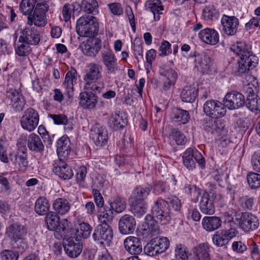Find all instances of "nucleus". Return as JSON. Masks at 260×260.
Segmentation results:
<instances>
[{"label": "nucleus", "instance_id": "1", "mask_svg": "<svg viewBox=\"0 0 260 260\" xmlns=\"http://www.w3.org/2000/svg\"><path fill=\"white\" fill-rule=\"evenodd\" d=\"M151 212L152 216L148 214L145 217V223L147 225V228H145L144 230L148 231L151 236H154L159 231L157 222L161 224L168 223L172 219V213L168 201L161 198H158L154 202L151 207Z\"/></svg>", "mask_w": 260, "mask_h": 260}, {"label": "nucleus", "instance_id": "2", "mask_svg": "<svg viewBox=\"0 0 260 260\" xmlns=\"http://www.w3.org/2000/svg\"><path fill=\"white\" fill-rule=\"evenodd\" d=\"M231 50L240 56V59L238 62V67L235 71L236 75L241 76L249 70L250 68L255 67L256 57L252 54L249 46L245 42H237L231 46Z\"/></svg>", "mask_w": 260, "mask_h": 260}, {"label": "nucleus", "instance_id": "3", "mask_svg": "<svg viewBox=\"0 0 260 260\" xmlns=\"http://www.w3.org/2000/svg\"><path fill=\"white\" fill-rule=\"evenodd\" d=\"M102 66L96 62H91L87 64L85 74L83 79L85 83L84 89L91 90L100 93L105 88V84L101 81Z\"/></svg>", "mask_w": 260, "mask_h": 260}, {"label": "nucleus", "instance_id": "4", "mask_svg": "<svg viewBox=\"0 0 260 260\" xmlns=\"http://www.w3.org/2000/svg\"><path fill=\"white\" fill-rule=\"evenodd\" d=\"M27 234L26 227L19 222H15L6 227L5 236L13 243L14 248L23 252L27 248L25 240Z\"/></svg>", "mask_w": 260, "mask_h": 260}, {"label": "nucleus", "instance_id": "5", "mask_svg": "<svg viewBox=\"0 0 260 260\" xmlns=\"http://www.w3.org/2000/svg\"><path fill=\"white\" fill-rule=\"evenodd\" d=\"M227 213L228 216L231 218L230 220H233L245 232L256 230L259 226L258 219L251 213L232 210L231 214Z\"/></svg>", "mask_w": 260, "mask_h": 260}, {"label": "nucleus", "instance_id": "6", "mask_svg": "<svg viewBox=\"0 0 260 260\" xmlns=\"http://www.w3.org/2000/svg\"><path fill=\"white\" fill-rule=\"evenodd\" d=\"M99 23L96 17L91 15L80 17L76 22V32L81 37H91L98 34Z\"/></svg>", "mask_w": 260, "mask_h": 260}, {"label": "nucleus", "instance_id": "7", "mask_svg": "<svg viewBox=\"0 0 260 260\" xmlns=\"http://www.w3.org/2000/svg\"><path fill=\"white\" fill-rule=\"evenodd\" d=\"M40 115L38 111L29 107L23 112L20 118V123L21 127L28 132L34 131L39 124Z\"/></svg>", "mask_w": 260, "mask_h": 260}, {"label": "nucleus", "instance_id": "8", "mask_svg": "<svg viewBox=\"0 0 260 260\" xmlns=\"http://www.w3.org/2000/svg\"><path fill=\"white\" fill-rule=\"evenodd\" d=\"M183 163L189 170H192L196 168L195 161L202 168L205 167V160L202 154L197 149L188 148L182 155Z\"/></svg>", "mask_w": 260, "mask_h": 260}, {"label": "nucleus", "instance_id": "9", "mask_svg": "<svg viewBox=\"0 0 260 260\" xmlns=\"http://www.w3.org/2000/svg\"><path fill=\"white\" fill-rule=\"evenodd\" d=\"M10 161L19 171H25L28 166L27 149L24 146L18 147L16 151L9 150Z\"/></svg>", "mask_w": 260, "mask_h": 260}, {"label": "nucleus", "instance_id": "10", "mask_svg": "<svg viewBox=\"0 0 260 260\" xmlns=\"http://www.w3.org/2000/svg\"><path fill=\"white\" fill-rule=\"evenodd\" d=\"M94 241L103 245L109 244L113 238V232L109 224H99L95 228L92 234Z\"/></svg>", "mask_w": 260, "mask_h": 260}, {"label": "nucleus", "instance_id": "11", "mask_svg": "<svg viewBox=\"0 0 260 260\" xmlns=\"http://www.w3.org/2000/svg\"><path fill=\"white\" fill-rule=\"evenodd\" d=\"M203 111L207 116L216 119L223 117L226 113L223 103L215 100H207L204 104Z\"/></svg>", "mask_w": 260, "mask_h": 260}, {"label": "nucleus", "instance_id": "12", "mask_svg": "<svg viewBox=\"0 0 260 260\" xmlns=\"http://www.w3.org/2000/svg\"><path fill=\"white\" fill-rule=\"evenodd\" d=\"M223 103L225 108L234 110L243 107L245 104V99L241 93L232 90L225 94Z\"/></svg>", "mask_w": 260, "mask_h": 260}, {"label": "nucleus", "instance_id": "13", "mask_svg": "<svg viewBox=\"0 0 260 260\" xmlns=\"http://www.w3.org/2000/svg\"><path fill=\"white\" fill-rule=\"evenodd\" d=\"M239 20L235 16L223 14L221 18V24L223 33L228 36L236 35L239 26Z\"/></svg>", "mask_w": 260, "mask_h": 260}, {"label": "nucleus", "instance_id": "14", "mask_svg": "<svg viewBox=\"0 0 260 260\" xmlns=\"http://www.w3.org/2000/svg\"><path fill=\"white\" fill-rule=\"evenodd\" d=\"M63 248L69 256L75 258L81 253L83 246L78 237L71 236L63 241Z\"/></svg>", "mask_w": 260, "mask_h": 260}, {"label": "nucleus", "instance_id": "15", "mask_svg": "<svg viewBox=\"0 0 260 260\" xmlns=\"http://www.w3.org/2000/svg\"><path fill=\"white\" fill-rule=\"evenodd\" d=\"M19 42H24L31 45H38L41 39L39 31L34 26H27L20 30Z\"/></svg>", "mask_w": 260, "mask_h": 260}, {"label": "nucleus", "instance_id": "16", "mask_svg": "<svg viewBox=\"0 0 260 260\" xmlns=\"http://www.w3.org/2000/svg\"><path fill=\"white\" fill-rule=\"evenodd\" d=\"M238 231L235 228L218 231L212 237V242L217 247L226 245L230 240L235 237Z\"/></svg>", "mask_w": 260, "mask_h": 260}, {"label": "nucleus", "instance_id": "17", "mask_svg": "<svg viewBox=\"0 0 260 260\" xmlns=\"http://www.w3.org/2000/svg\"><path fill=\"white\" fill-rule=\"evenodd\" d=\"M52 171L63 180H69L74 175L71 167L62 159L58 158L54 161Z\"/></svg>", "mask_w": 260, "mask_h": 260}, {"label": "nucleus", "instance_id": "18", "mask_svg": "<svg viewBox=\"0 0 260 260\" xmlns=\"http://www.w3.org/2000/svg\"><path fill=\"white\" fill-rule=\"evenodd\" d=\"M7 96L11 101L10 105L14 112L18 113L24 109L26 101L22 93L15 89L10 88L7 92Z\"/></svg>", "mask_w": 260, "mask_h": 260}, {"label": "nucleus", "instance_id": "19", "mask_svg": "<svg viewBox=\"0 0 260 260\" xmlns=\"http://www.w3.org/2000/svg\"><path fill=\"white\" fill-rule=\"evenodd\" d=\"M90 137L96 146L102 147L107 142V131L105 127L96 123L91 128Z\"/></svg>", "mask_w": 260, "mask_h": 260}, {"label": "nucleus", "instance_id": "20", "mask_svg": "<svg viewBox=\"0 0 260 260\" xmlns=\"http://www.w3.org/2000/svg\"><path fill=\"white\" fill-rule=\"evenodd\" d=\"M105 48L101 51L103 62L108 73H115L118 70L117 60L112 51L104 46Z\"/></svg>", "mask_w": 260, "mask_h": 260}, {"label": "nucleus", "instance_id": "21", "mask_svg": "<svg viewBox=\"0 0 260 260\" xmlns=\"http://www.w3.org/2000/svg\"><path fill=\"white\" fill-rule=\"evenodd\" d=\"M95 92L87 90L80 93L79 104L84 109H94L98 102V97Z\"/></svg>", "mask_w": 260, "mask_h": 260}, {"label": "nucleus", "instance_id": "22", "mask_svg": "<svg viewBox=\"0 0 260 260\" xmlns=\"http://www.w3.org/2000/svg\"><path fill=\"white\" fill-rule=\"evenodd\" d=\"M123 244L126 251L129 254L138 258L137 255L142 251V245L141 240L138 237L129 236L125 238Z\"/></svg>", "mask_w": 260, "mask_h": 260}, {"label": "nucleus", "instance_id": "23", "mask_svg": "<svg viewBox=\"0 0 260 260\" xmlns=\"http://www.w3.org/2000/svg\"><path fill=\"white\" fill-rule=\"evenodd\" d=\"M136 225L135 218L132 215L125 214L119 220L118 229L121 234L128 235L134 232Z\"/></svg>", "mask_w": 260, "mask_h": 260}, {"label": "nucleus", "instance_id": "24", "mask_svg": "<svg viewBox=\"0 0 260 260\" xmlns=\"http://www.w3.org/2000/svg\"><path fill=\"white\" fill-rule=\"evenodd\" d=\"M101 48V41L98 38L88 39L82 47L83 53L88 56L94 57Z\"/></svg>", "mask_w": 260, "mask_h": 260}, {"label": "nucleus", "instance_id": "25", "mask_svg": "<svg viewBox=\"0 0 260 260\" xmlns=\"http://www.w3.org/2000/svg\"><path fill=\"white\" fill-rule=\"evenodd\" d=\"M198 36L202 41L207 44L214 45L219 42L218 33L214 29H203L199 32Z\"/></svg>", "mask_w": 260, "mask_h": 260}, {"label": "nucleus", "instance_id": "26", "mask_svg": "<svg viewBox=\"0 0 260 260\" xmlns=\"http://www.w3.org/2000/svg\"><path fill=\"white\" fill-rule=\"evenodd\" d=\"M211 246L207 243H202L193 249V260H210Z\"/></svg>", "mask_w": 260, "mask_h": 260}, {"label": "nucleus", "instance_id": "27", "mask_svg": "<svg viewBox=\"0 0 260 260\" xmlns=\"http://www.w3.org/2000/svg\"><path fill=\"white\" fill-rule=\"evenodd\" d=\"M28 148L35 153H41L44 150V146L41 138L35 133L30 134L26 140Z\"/></svg>", "mask_w": 260, "mask_h": 260}, {"label": "nucleus", "instance_id": "28", "mask_svg": "<svg viewBox=\"0 0 260 260\" xmlns=\"http://www.w3.org/2000/svg\"><path fill=\"white\" fill-rule=\"evenodd\" d=\"M77 75L78 73L76 70L74 68H72L66 74L63 85L66 89L69 98L73 96L74 83L77 80Z\"/></svg>", "mask_w": 260, "mask_h": 260}, {"label": "nucleus", "instance_id": "29", "mask_svg": "<svg viewBox=\"0 0 260 260\" xmlns=\"http://www.w3.org/2000/svg\"><path fill=\"white\" fill-rule=\"evenodd\" d=\"M246 92L248 94L245 105L250 111L256 113L260 112V100L257 98V95L252 88L247 89Z\"/></svg>", "mask_w": 260, "mask_h": 260}, {"label": "nucleus", "instance_id": "30", "mask_svg": "<svg viewBox=\"0 0 260 260\" xmlns=\"http://www.w3.org/2000/svg\"><path fill=\"white\" fill-rule=\"evenodd\" d=\"M171 118L172 122H176L178 124H185L188 122L190 115L186 110L174 108L172 110Z\"/></svg>", "mask_w": 260, "mask_h": 260}, {"label": "nucleus", "instance_id": "31", "mask_svg": "<svg viewBox=\"0 0 260 260\" xmlns=\"http://www.w3.org/2000/svg\"><path fill=\"white\" fill-rule=\"evenodd\" d=\"M70 141L67 137L63 136L57 142V153L58 158H66L68 157L71 151Z\"/></svg>", "mask_w": 260, "mask_h": 260}, {"label": "nucleus", "instance_id": "32", "mask_svg": "<svg viewBox=\"0 0 260 260\" xmlns=\"http://www.w3.org/2000/svg\"><path fill=\"white\" fill-rule=\"evenodd\" d=\"M200 208L202 212L205 214L212 215L215 212L213 201L206 192L202 196L200 202Z\"/></svg>", "mask_w": 260, "mask_h": 260}, {"label": "nucleus", "instance_id": "33", "mask_svg": "<svg viewBox=\"0 0 260 260\" xmlns=\"http://www.w3.org/2000/svg\"><path fill=\"white\" fill-rule=\"evenodd\" d=\"M145 6L147 10L153 13L155 21H158L160 19V15L162 14L164 10V6L160 1H147Z\"/></svg>", "mask_w": 260, "mask_h": 260}, {"label": "nucleus", "instance_id": "34", "mask_svg": "<svg viewBox=\"0 0 260 260\" xmlns=\"http://www.w3.org/2000/svg\"><path fill=\"white\" fill-rule=\"evenodd\" d=\"M221 220L217 216H205L202 221L203 228L208 232L217 230L221 226Z\"/></svg>", "mask_w": 260, "mask_h": 260}, {"label": "nucleus", "instance_id": "35", "mask_svg": "<svg viewBox=\"0 0 260 260\" xmlns=\"http://www.w3.org/2000/svg\"><path fill=\"white\" fill-rule=\"evenodd\" d=\"M203 126L205 131L211 133H219L224 127L223 123L221 120L212 119H204Z\"/></svg>", "mask_w": 260, "mask_h": 260}, {"label": "nucleus", "instance_id": "36", "mask_svg": "<svg viewBox=\"0 0 260 260\" xmlns=\"http://www.w3.org/2000/svg\"><path fill=\"white\" fill-rule=\"evenodd\" d=\"M152 189L150 184L146 186H139L133 191L132 196L137 201H144L148 197Z\"/></svg>", "mask_w": 260, "mask_h": 260}, {"label": "nucleus", "instance_id": "37", "mask_svg": "<svg viewBox=\"0 0 260 260\" xmlns=\"http://www.w3.org/2000/svg\"><path fill=\"white\" fill-rule=\"evenodd\" d=\"M198 90L194 87L186 86L180 93L181 100L184 102L192 103L197 98Z\"/></svg>", "mask_w": 260, "mask_h": 260}, {"label": "nucleus", "instance_id": "38", "mask_svg": "<svg viewBox=\"0 0 260 260\" xmlns=\"http://www.w3.org/2000/svg\"><path fill=\"white\" fill-rule=\"evenodd\" d=\"M212 60L211 58L207 54L196 58L195 66L197 69L202 72H207L212 65Z\"/></svg>", "mask_w": 260, "mask_h": 260}, {"label": "nucleus", "instance_id": "39", "mask_svg": "<svg viewBox=\"0 0 260 260\" xmlns=\"http://www.w3.org/2000/svg\"><path fill=\"white\" fill-rule=\"evenodd\" d=\"M53 208L55 213L60 215H64L69 211L70 205L67 199L57 198L53 204Z\"/></svg>", "mask_w": 260, "mask_h": 260}, {"label": "nucleus", "instance_id": "40", "mask_svg": "<svg viewBox=\"0 0 260 260\" xmlns=\"http://www.w3.org/2000/svg\"><path fill=\"white\" fill-rule=\"evenodd\" d=\"M108 123L110 126L115 131L122 129L127 124L125 119L118 114H112L109 119Z\"/></svg>", "mask_w": 260, "mask_h": 260}, {"label": "nucleus", "instance_id": "41", "mask_svg": "<svg viewBox=\"0 0 260 260\" xmlns=\"http://www.w3.org/2000/svg\"><path fill=\"white\" fill-rule=\"evenodd\" d=\"M50 205L45 197L39 198L35 203V210L36 212L40 215H44L48 213Z\"/></svg>", "mask_w": 260, "mask_h": 260}, {"label": "nucleus", "instance_id": "42", "mask_svg": "<svg viewBox=\"0 0 260 260\" xmlns=\"http://www.w3.org/2000/svg\"><path fill=\"white\" fill-rule=\"evenodd\" d=\"M59 216L54 212H49L45 217V222L47 228L50 231H53L57 230L59 225Z\"/></svg>", "mask_w": 260, "mask_h": 260}, {"label": "nucleus", "instance_id": "43", "mask_svg": "<svg viewBox=\"0 0 260 260\" xmlns=\"http://www.w3.org/2000/svg\"><path fill=\"white\" fill-rule=\"evenodd\" d=\"M98 219L101 224H108L113 219V211L110 207L104 206L103 208L100 209Z\"/></svg>", "mask_w": 260, "mask_h": 260}, {"label": "nucleus", "instance_id": "44", "mask_svg": "<svg viewBox=\"0 0 260 260\" xmlns=\"http://www.w3.org/2000/svg\"><path fill=\"white\" fill-rule=\"evenodd\" d=\"M202 16L206 20H215L219 17V12L214 6L210 4L203 9Z\"/></svg>", "mask_w": 260, "mask_h": 260}, {"label": "nucleus", "instance_id": "45", "mask_svg": "<svg viewBox=\"0 0 260 260\" xmlns=\"http://www.w3.org/2000/svg\"><path fill=\"white\" fill-rule=\"evenodd\" d=\"M80 4L78 3H73L71 4H66L62 7V15L64 20L66 22L70 20L72 14L74 11H79Z\"/></svg>", "mask_w": 260, "mask_h": 260}, {"label": "nucleus", "instance_id": "46", "mask_svg": "<svg viewBox=\"0 0 260 260\" xmlns=\"http://www.w3.org/2000/svg\"><path fill=\"white\" fill-rule=\"evenodd\" d=\"M46 23L47 21L45 16L41 15V14H37L33 12L27 16V24L30 26L34 24L38 27H43L45 26Z\"/></svg>", "mask_w": 260, "mask_h": 260}, {"label": "nucleus", "instance_id": "47", "mask_svg": "<svg viewBox=\"0 0 260 260\" xmlns=\"http://www.w3.org/2000/svg\"><path fill=\"white\" fill-rule=\"evenodd\" d=\"M147 209V205L144 201H137L132 204L131 206V211L133 212L135 216L140 217L143 214L146 213Z\"/></svg>", "mask_w": 260, "mask_h": 260}, {"label": "nucleus", "instance_id": "48", "mask_svg": "<svg viewBox=\"0 0 260 260\" xmlns=\"http://www.w3.org/2000/svg\"><path fill=\"white\" fill-rule=\"evenodd\" d=\"M92 231V227L88 223L82 222L79 224V228L76 231L75 235L74 236L75 237H78L79 240L80 238L83 237L84 238H88L91 234Z\"/></svg>", "mask_w": 260, "mask_h": 260}, {"label": "nucleus", "instance_id": "49", "mask_svg": "<svg viewBox=\"0 0 260 260\" xmlns=\"http://www.w3.org/2000/svg\"><path fill=\"white\" fill-rule=\"evenodd\" d=\"M35 5V0H22L19 8L21 12L28 16L34 12Z\"/></svg>", "mask_w": 260, "mask_h": 260}, {"label": "nucleus", "instance_id": "50", "mask_svg": "<svg viewBox=\"0 0 260 260\" xmlns=\"http://www.w3.org/2000/svg\"><path fill=\"white\" fill-rule=\"evenodd\" d=\"M110 208L112 210L115 211L116 213H121L126 208L125 200L119 197H115L112 201L110 203Z\"/></svg>", "mask_w": 260, "mask_h": 260}, {"label": "nucleus", "instance_id": "51", "mask_svg": "<svg viewBox=\"0 0 260 260\" xmlns=\"http://www.w3.org/2000/svg\"><path fill=\"white\" fill-rule=\"evenodd\" d=\"M30 44L24 42H19L15 46V51L19 56H27L31 52V48Z\"/></svg>", "mask_w": 260, "mask_h": 260}, {"label": "nucleus", "instance_id": "52", "mask_svg": "<svg viewBox=\"0 0 260 260\" xmlns=\"http://www.w3.org/2000/svg\"><path fill=\"white\" fill-rule=\"evenodd\" d=\"M98 3L96 0H82L80 9L85 13L91 14L98 8Z\"/></svg>", "mask_w": 260, "mask_h": 260}, {"label": "nucleus", "instance_id": "53", "mask_svg": "<svg viewBox=\"0 0 260 260\" xmlns=\"http://www.w3.org/2000/svg\"><path fill=\"white\" fill-rule=\"evenodd\" d=\"M159 73L160 76L166 78L165 80H170L172 82H176L177 78V74L176 72L167 66L160 67Z\"/></svg>", "mask_w": 260, "mask_h": 260}, {"label": "nucleus", "instance_id": "54", "mask_svg": "<svg viewBox=\"0 0 260 260\" xmlns=\"http://www.w3.org/2000/svg\"><path fill=\"white\" fill-rule=\"evenodd\" d=\"M258 172H250L247 175V180L251 189H256L260 187V174Z\"/></svg>", "mask_w": 260, "mask_h": 260}, {"label": "nucleus", "instance_id": "55", "mask_svg": "<svg viewBox=\"0 0 260 260\" xmlns=\"http://www.w3.org/2000/svg\"><path fill=\"white\" fill-rule=\"evenodd\" d=\"M184 192L190 194L192 201L194 203L198 202L199 197L201 194L200 190L196 185L191 184H186L184 188Z\"/></svg>", "mask_w": 260, "mask_h": 260}, {"label": "nucleus", "instance_id": "56", "mask_svg": "<svg viewBox=\"0 0 260 260\" xmlns=\"http://www.w3.org/2000/svg\"><path fill=\"white\" fill-rule=\"evenodd\" d=\"M152 240L157 247V249L160 253L165 252L169 246L170 242L167 237H155Z\"/></svg>", "mask_w": 260, "mask_h": 260}, {"label": "nucleus", "instance_id": "57", "mask_svg": "<svg viewBox=\"0 0 260 260\" xmlns=\"http://www.w3.org/2000/svg\"><path fill=\"white\" fill-rule=\"evenodd\" d=\"M18 251L12 249H4L0 252L1 260H18L19 254Z\"/></svg>", "mask_w": 260, "mask_h": 260}, {"label": "nucleus", "instance_id": "58", "mask_svg": "<svg viewBox=\"0 0 260 260\" xmlns=\"http://www.w3.org/2000/svg\"><path fill=\"white\" fill-rule=\"evenodd\" d=\"M169 136L175 141L176 144L178 145H183L186 143L185 136L177 128H172Z\"/></svg>", "mask_w": 260, "mask_h": 260}, {"label": "nucleus", "instance_id": "59", "mask_svg": "<svg viewBox=\"0 0 260 260\" xmlns=\"http://www.w3.org/2000/svg\"><path fill=\"white\" fill-rule=\"evenodd\" d=\"M239 205L244 210H251L254 205V198L243 196L239 199Z\"/></svg>", "mask_w": 260, "mask_h": 260}, {"label": "nucleus", "instance_id": "60", "mask_svg": "<svg viewBox=\"0 0 260 260\" xmlns=\"http://www.w3.org/2000/svg\"><path fill=\"white\" fill-rule=\"evenodd\" d=\"M144 249L145 252L147 255L151 256L160 253L157 249V247L156 246V245L152 240L147 244Z\"/></svg>", "mask_w": 260, "mask_h": 260}, {"label": "nucleus", "instance_id": "61", "mask_svg": "<svg viewBox=\"0 0 260 260\" xmlns=\"http://www.w3.org/2000/svg\"><path fill=\"white\" fill-rule=\"evenodd\" d=\"M171 46V44L168 41L164 40L159 47V55L165 56L170 54L172 52Z\"/></svg>", "mask_w": 260, "mask_h": 260}, {"label": "nucleus", "instance_id": "62", "mask_svg": "<svg viewBox=\"0 0 260 260\" xmlns=\"http://www.w3.org/2000/svg\"><path fill=\"white\" fill-rule=\"evenodd\" d=\"M251 163L253 170L260 173V150L254 152L252 154Z\"/></svg>", "mask_w": 260, "mask_h": 260}, {"label": "nucleus", "instance_id": "63", "mask_svg": "<svg viewBox=\"0 0 260 260\" xmlns=\"http://www.w3.org/2000/svg\"><path fill=\"white\" fill-rule=\"evenodd\" d=\"M245 28L246 30L257 28L260 29V17H253L249 21L245 23Z\"/></svg>", "mask_w": 260, "mask_h": 260}, {"label": "nucleus", "instance_id": "64", "mask_svg": "<svg viewBox=\"0 0 260 260\" xmlns=\"http://www.w3.org/2000/svg\"><path fill=\"white\" fill-rule=\"evenodd\" d=\"M175 256L178 260H188V255L185 247L179 245L175 249Z\"/></svg>", "mask_w": 260, "mask_h": 260}]
</instances>
